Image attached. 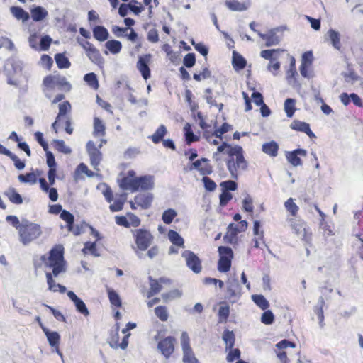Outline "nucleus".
I'll return each mask as SVG.
<instances>
[{"label":"nucleus","mask_w":363,"mask_h":363,"mask_svg":"<svg viewBox=\"0 0 363 363\" xmlns=\"http://www.w3.org/2000/svg\"><path fill=\"white\" fill-rule=\"evenodd\" d=\"M138 191H149L154 187V179L150 175H145L138 177Z\"/></svg>","instance_id":"nucleus-26"},{"label":"nucleus","mask_w":363,"mask_h":363,"mask_svg":"<svg viewBox=\"0 0 363 363\" xmlns=\"http://www.w3.org/2000/svg\"><path fill=\"white\" fill-rule=\"evenodd\" d=\"M59 112L55 121L52 124V128L55 133H57L61 122H65V130L69 135L72 134L71 118L69 114L72 111V105L69 101H63L58 105Z\"/></svg>","instance_id":"nucleus-4"},{"label":"nucleus","mask_w":363,"mask_h":363,"mask_svg":"<svg viewBox=\"0 0 363 363\" xmlns=\"http://www.w3.org/2000/svg\"><path fill=\"white\" fill-rule=\"evenodd\" d=\"M254 303L262 310L265 311L269 307V303L266 298L261 294H255L252 296Z\"/></svg>","instance_id":"nucleus-44"},{"label":"nucleus","mask_w":363,"mask_h":363,"mask_svg":"<svg viewBox=\"0 0 363 363\" xmlns=\"http://www.w3.org/2000/svg\"><path fill=\"white\" fill-rule=\"evenodd\" d=\"M167 133L164 125H160L155 132L150 136V139L155 144H157L163 140V138Z\"/></svg>","instance_id":"nucleus-36"},{"label":"nucleus","mask_w":363,"mask_h":363,"mask_svg":"<svg viewBox=\"0 0 363 363\" xmlns=\"http://www.w3.org/2000/svg\"><path fill=\"white\" fill-rule=\"evenodd\" d=\"M67 296L74 303L78 312L84 316H88L89 315V312L84 302L81 298H79L73 291H69L67 292Z\"/></svg>","instance_id":"nucleus-23"},{"label":"nucleus","mask_w":363,"mask_h":363,"mask_svg":"<svg viewBox=\"0 0 363 363\" xmlns=\"http://www.w3.org/2000/svg\"><path fill=\"white\" fill-rule=\"evenodd\" d=\"M182 292L181 290H179L178 289H174L170 290L168 292L163 293L161 296H162V300L167 303L169 301L180 298L182 296Z\"/></svg>","instance_id":"nucleus-53"},{"label":"nucleus","mask_w":363,"mask_h":363,"mask_svg":"<svg viewBox=\"0 0 363 363\" xmlns=\"http://www.w3.org/2000/svg\"><path fill=\"white\" fill-rule=\"evenodd\" d=\"M130 334L128 333L123 337L122 341L119 342L118 330H111L109 334L108 342L109 345L113 349L121 348L125 350L128 345V338Z\"/></svg>","instance_id":"nucleus-17"},{"label":"nucleus","mask_w":363,"mask_h":363,"mask_svg":"<svg viewBox=\"0 0 363 363\" xmlns=\"http://www.w3.org/2000/svg\"><path fill=\"white\" fill-rule=\"evenodd\" d=\"M93 34L94 37L101 42L106 40L109 36L107 29L101 26H97L93 29Z\"/></svg>","instance_id":"nucleus-34"},{"label":"nucleus","mask_w":363,"mask_h":363,"mask_svg":"<svg viewBox=\"0 0 363 363\" xmlns=\"http://www.w3.org/2000/svg\"><path fill=\"white\" fill-rule=\"evenodd\" d=\"M228 350H229V352L227 354L226 360L228 362H233L235 359H238V360L240 359V355H241V352L238 348L233 347L231 349H228Z\"/></svg>","instance_id":"nucleus-61"},{"label":"nucleus","mask_w":363,"mask_h":363,"mask_svg":"<svg viewBox=\"0 0 363 363\" xmlns=\"http://www.w3.org/2000/svg\"><path fill=\"white\" fill-rule=\"evenodd\" d=\"M328 34L329 35L333 46L338 50H340L341 43L340 33L335 30L330 29L328 32Z\"/></svg>","instance_id":"nucleus-50"},{"label":"nucleus","mask_w":363,"mask_h":363,"mask_svg":"<svg viewBox=\"0 0 363 363\" xmlns=\"http://www.w3.org/2000/svg\"><path fill=\"white\" fill-rule=\"evenodd\" d=\"M86 150L90 157V163L94 169L99 171V166L102 160L101 151L95 146L93 141H89L86 144Z\"/></svg>","instance_id":"nucleus-16"},{"label":"nucleus","mask_w":363,"mask_h":363,"mask_svg":"<svg viewBox=\"0 0 363 363\" xmlns=\"http://www.w3.org/2000/svg\"><path fill=\"white\" fill-rule=\"evenodd\" d=\"M225 4L230 10L233 11H242L247 9L245 3L238 0H226Z\"/></svg>","instance_id":"nucleus-37"},{"label":"nucleus","mask_w":363,"mask_h":363,"mask_svg":"<svg viewBox=\"0 0 363 363\" xmlns=\"http://www.w3.org/2000/svg\"><path fill=\"white\" fill-rule=\"evenodd\" d=\"M262 150L265 154L271 157H276L278 155L279 145L276 142L271 141L263 144Z\"/></svg>","instance_id":"nucleus-31"},{"label":"nucleus","mask_w":363,"mask_h":363,"mask_svg":"<svg viewBox=\"0 0 363 363\" xmlns=\"http://www.w3.org/2000/svg\"><path fill=\"white\" fill-rule=\"evenodd\" d=\"M232 129V127L230 125H229L228 123H224L222 124V125L219 128H217L214 130V132L211 133V137L212 136H216V138H220V140L223 139V137L222 135L228 132L229 130H230Z\"/></svg>","instance_id":"nucleus-57"},{"label":"nucleus","mask_w":363,"mask_h":363,"mask_svg":"<svg viewBox=\"0 0 363 363\" xmlns=\"http://www.w3.org/2000/svg\"><path fill=\"white\" fill-rule=\"evenodd\" d=\"M18 179L21 183L34 184L37 182V175L34 172H28L26 174H21L18 176Z\"/></svg>","instance_id":"nucleus-55"},{"label":"nucleus","mask_w":363,"mask_h":363,"mask_svg":"<svg viewBox=\"0 0 363 363\" xmlns=\"http://www.w3.org/2000/svg\"><path fill=\"white\" fill-rule=\"evenodd\" d=\"M107 293L111 305L115 306L116 308L121 307L122 303L118 293L111 288H108L107 289Z\"/></svg>","instance_id":"nucleus-47"},{"label":"nucleus","mask_w":363,"mask_h":363,"mask_svg":"<svg viewBox=\"0 0 363 363\" xmlns=\"http://www.w3.org/2000/svg\"><path fill=\"white\" fill-rule=\"evenodd\" d=\"M4 195L6 196L12 203L19 205L23 203L22 196L13 187H9L5 191Z\"/></svg>","instance_id":"nucleus-29"},{"label":"nucleus","mask_w":363,"mask_h":363,"mask_svg":"<svg viewBox=\"0 0 363 363\" xmlns=\"http://www.w3.org/2000/svg\"><path fill=\"white\" fill-rule=\"evenodd\" d=\"M86 54L89 59L94 64L99 66L104 64V58L100 54L99 50L96 48V47L87 52Z\"/></svg>","instance_id":"nucleus-32"},{"label":"nucleus","mask_w":363,"mask_h":363,"mask_svg":"<svg viewBox=\"0 0 363 363\" xmlns=\"http://www.w3.org/2000/svg\"><path fill=\"white\" fill-rule=\"evenodd\" d=\"M247 62L245 59L240 54L233 52V66L235 69L240 70L246 67Z\"/></svg>","instance_id":"nucleus-42"},{"label":"nucleus","mask_w":363,"mask_h":363,"mask_svg":"<svg viewBox=\"0 0 363 363\" xmlns=\"http://www.w3.org/2000/svg\"><path fill=\"white\" fill-rule=\"evenodd\" d=\"M296 344L294 342L284 339L276 344L274 352L280 363H289V359L285 350L288 347L294 348Z\"/></svg>","instance_id":"nucleus-15"},{"label":"nucleus","mask_w":363,"mask_h":363,"mask_svg":"<svg viewBox=\"0 0 363 363\" xmlns=\"http://www.w3.org/2000/svg\"><path fill=\"white\" fill-rule=\"evenodd\" d=\"M105 46L109 52L113 55L119 53L122 49L121 43L116 40H108L106 43Z\"/></svg>","instance_id":"nucleus-48"},{"label":"nucleus","mask_w":363,"mask_h":363,"mask_svg":"<svg viewBox=\"0 0 363 363\" xmlns=\"http://www.w3.org/2000/svg\"><path fill=\"white\" fill-rule=\"evenodd\" d=\"M177 213L175 210L169 208L164 211L162 213V219L166 224H170L172 223Z\"/></svg>","instance_id":"nucleus-58"},{"label":"nucleus","mask_w":363,"mask_h":363,"mask_svg":"<svg viewBox=\"0 0 363 363\" xmlns=\"http://www.w3.org/2000/svg\"><path fill=\"white\" fill-rule=\"evenodd\" d=\"M84 254H91L94 256H98L96 245L95 242H86L84 244V247L82 249Z\"/></svg>","instance_id":"nucleus-62"},{"label":"nucleus","mask_w":363,"mask_h":363,"mask_svg":"<svg viewBox=\"0 0 363 363\" xmlns=\"http://www.w3.org/2000/svg\"><path fill=\"white\" fill-rule=\"evenodd\" d=\"M274 320V315L273 313L269 310H265L261 317V321L265 325H270Z\"/></svg>","instance_id":"nucleus-63"},{"label":"nucleus","mask_w":363,"mask_h":363,"mask_svg":"<svg viewBox=\"0 0 363 363\" xmlns=\"http://www.w3.org/2000/svg\"><path fill=\"white\" fill-rule=\"evenodd\" d=\"M137 250H147L154 241V236L151 232L145 228H137L131 230Z\"/></svg>","instance_id":"nucleus-5"},{"label":"nucleus","mask_w":363,"mask_h":363,"mask_svg":"<svg viewBox=\"0 0 363 363\" xmlns=\"http://www.w3.org/2000/svg\"><path fill=\"white\" fill-rule=\"evenodd\" d=\"M154 312L157 318L162 322L167 321L169 314L165 306H158L155 308Z\"/></svg>","instance_id":"nucleus-43"},{"label":"nucleus","mask_w":363,"mask_h":363,"mask_svg":"<svg viewBox=\"0 0 363 363\" xmlns=\"http://www.w3.org/2000/svg\"><path fill=\"white\" fill-rule=\"evenodd\" d=\"M181 346L183 352L182 361L184 363H199L198 359L190 345V338L186 331L182 333L181 335Z\"/></svg>","instance_id":"nucleus-8"},{"label":"nucleus","mask_w":363,"mask_h":363,"mask_svg":"<svg viewBox=\"0 0 363 363\" xmlns=\"http://www.w3.org/2000/svg\"><path fill=\"white\" fill-rule=\"evenodd\" d=\"M93 134L96 137H103L106 134V128L103 121L95 117L94 118V132Z\"/></svg>","instance_id":"nucleus-33"},{"label":"nucleus","mask_w":363,"mask_h":363,"mask_svg":"<svg viewBox=\"0 0 363 363\" xmlns=\"http://www.w3.org/2000/svg\"><path fill=\"white\" fill-rule=\"evenodd\" d=\"M284 206L292 216L296 217L298 215L299 207L294 203L292 198H289L285 201Z\"/></svg>","instance_id":"nucleus-54"},{"label":"nucleus","mask_w":363,"mask_h":363,"mask_svg":"<svg viewBox=\"0 0 363 363\" xmlns=\"http://www.w3.org/2000/svg\"><path fill=\"white\" fill-rule=\"evenodd\" d=\"M260 228V223L258 220H255L254 222L253 225V233L255 236L253 239L254 247L258 248L259 247V240H262L264 238V232L262 230H259Z\"/></svg>","instance_id":"nucleus-35"},{"label":"nucleus","mask_w":363,"mask_h":363,"mask_svg":"<svg viewBox=\"0 0 363 363\" xmlns=\"http://www.w3.org/2000/svg\"><path fill=\"white\" fill-rule=\"evenodd\" d=\"M43 85L44 86V91L54 89L55 87L65 91H69L72 89V86L67 82L66 77L60 74L47 75L43 79Z\"/></svg>","instance_id":"nucleus-6"},{"label":"nucleus","mask_w":363,"mask_h":363,"mask_svg":"<svg viewBox=\"0 0 363 363\" xmlns=\"http://www.w3.org/2000/svg\"><path fill=\"white\" fill-rule=\"evenodd\" d=\"M168 238L174 245L181 247H184V240L177 231L174 230H169L168 232Z\"/></svg>","instance_id":"nucleus-46"},{"label":"nucleus","mask_w":363,"mask_h":363,"mask_svg":"<svg viewBox=\"0 0 363 363\" xmlns=\"http://www.w3.org/2000/svg\"><path fill=\"white\" fill-rule=\"evenodd\" d=\"M56 64L60 69H67L71 65L68 58L63 53H57L55 56Z\"/></svg>","instance_id":"nucleus-49"},{"label":"nucleus","mask_w":363,"mask_h":363,"mask_svg":"<svg viewBox=\"0 0 363 363\" xmlns=\"http://www.w3.org/2000/svg\"><path fill=\"white\" fill-rule=\"evenodd\" d=\"M259 36L265 40V45L267 47L276 45L279 43V37L274 33L269 34H262L259 33Z\"/></svg>","instance_id":"nucleus-52"},{"label":"nucleus","mask_w":363,"mask_h":363,"mask_svg":"<svg viewBox=\"0 0 363 363\" xmlns=\"http://www.w3.org/2000/svg\"><path fill=\"white\" fill-rule=\"evenodd\" d=\"M43 333L47 337L48 342L52 347L56 349L58 354H61L59 350L60 335L56 331L51 332L48 328H45Z\"/></svg>","instance_id":"nucleus-27"},{"label":"nucleus","mask_w":363,"mask_h":363,"mask_svg":"<svg viewBox=\"0 0 363 363\" xmlns=\"http://www.w3.org/2000/svg\"><path fill=\"white\" fill-rule=\"evenodd\" d=\"M84 79L87 84L94 89H97L99 88V82L96 75L94 72L85 74Z\"/></svg>","instance_id":"nucleus-56"},{"label":"nucleus","mask_w":363,"mask_h":363,"mask_svg":"<svg viewBox=\"0 0 363 363\" xmlns=\"http://www.w3.org/2000/svg\"><path fill=\"white\" fill-rule=\"evenodd\" d=\"M53 146L56 150L60 152L68 154L71 152V150L65 145L64 140H53Z\"/></svg>","instance_id":"nucleus-60"},{"label":"nucleus","mask_w":363,"mask_h":363,"mask_svg":"<svg viewBox=\"0 0 363 363\" xmlns=\"http://www.w3.org/2000/svg\"><path fill=\"white\" fill-rule=\"evenodd\" d=\"M307 152L303 149H296L286 154L288 162L294 167L302 165V160L299 156H306Z\"/></svg>","instance_id":"nucleus-22"},{"label":"nucleus","mask_w":363,"mask_h":363,"mask_svg":"<svg viewBox=\"0 0 363 363\" xmlns=\"http://www.w3.org/2000/svg\"><path fill=\"white\" fill-rule=\"evenodd\" d=\"M182 257L184 259L188 268L196 274H199L202 270V263L201 259L194 252L186 250L182 252Z\"/></svg>","instance_id":"nucleus-11"},{"label":"nucleus","mask_w":363,"mask_h":363,"mask_svg":"<svg viewBox=\"0 0 363 363\" xmlns=\"http://www.w3.org/2000/svg\"><path fill=\"white\" fill-rule=\"evenodd\" d=\"M223 339L226 344L225 350H228V349H231L234 347L235 338L233 331L225 330L223 335Z\"/></svg>","instance_id":"nucleus-51"},{"label":"nucleus","mask_w":363,"mask_h":363,"mask_svg":"<svg viewBox=\"0 0 363 363\" xmlns=\"http://www.w3.org/2000/svg\"><path fill=\"white\" fill-rule=\"evenodd\" d=\"M6 69L8 71V84L18 86L19 83L15 79V75L22 73V65L14 60H9L6 65Z\"/></svg>","instance_id":"nucleus-14"},{"label":"nucleus","mask_w":363,"mask_h":363,"mask_svg":"<svg viewBox=\"0 0 363 363\" xmlns=\"http://www.w3.org/2000/svg\"><path fill=\"white\" fill-rule=\"evenodd\" d=\"M111 30L118 38L125 37L132 43H135L138 40V33L133 28H121L118 26H113Z\"/></svg>","instance_id":"nucleus-19"},{"label":"nucleus","mask_w":363,"mask_h":363,"mask_svg":"<svg viewBox=\"0 0 363 363\" xmlns=\"http://www.w3.org/2000/svg\"><path fill=\"white\" fill-rule=\"evenodd\" d=\"M197 116L199 119V126L203 130V136L209 140L211 138V132L208 130V128H210V125H208L203 118V116L201 113H197Z\"/></svg>","instance_id":"nucleus-59"},{"label":"nucleus","mask_w":363,"mask_h":363,"mask_svg":"<svg viewBox=\"0 0 363 363\" xmlns=\"http://www.w3.org/2000/svg\"><path fill=\"white\" fill-rule=\"evenodd\" d=\"M31 17L34 21H40L48 16V11L41 6H36L31 9Z\"/></svg>","instance_id":"nucleus-38"},{"label":"nucleus","mask_w":363,"mask_h":363,"mask_svg":"<svg viewBox=\"0 0 363 363\" xmlns=\"http://www.w3.org/2000/svg\"><path fill=\"white\" fill-rule=\"evenodd\" d=\"M60 218L67 223V228L69 232L72 233L74 235H79L82 233V228L79 226H74V217L68 211L63 210L60 214Z\"/></svg>","instance_id":"nucleus-20"},{"label":"nucleus","mask_w":363,"mask_h":363,"mask_svg":"<svg viewBox=\"0 0 363 363\" xmlns=\"http://www.w3.org/2000/svg\"><path fill=\"white\" fill-rule=\"evenodd\" d=\"M211 77V72L207 67L203 68L202 71L200 73H194L193 74V78L197 81L200 82L202 79H206Z\"/></svg>","instance_id":"nucleus-64"},{"label":"nucleus","mask_w":363,"mask_h":363,"mask_svg":"<svg viewBox=\"0 0 363 363\" xmlns=\"http://www.w3.org/2000/svg\"><path fill=\"white\" fill-rule=\"evenodd\" d=\"M247 228V223L246 220H240L237 225L231 223L228 225V230L230 231L232 236L235 237L240 232H244Z\"/></svg>","instance_id":"nucleus-41"},{"label":"nucleus","mask_w":363,"mask_h":363,"mask_svg":"<svg viewBox=\"0 0 363 363\" xmlns=\"http://www.w3.org/2000/svg\"><path fill=\"white\" fill-rule=\"evenodd\" d=\"M219 259L217 269L220 272H228L231 267L233 252L229 247L220 246L218 249Z\"/></svg>","instance_id":"nucleus-7"},{"label":"nucleus","mask_w":363,"mask_h":363,"mask_svg":"<svg viewBox=\"0 0 363 363\" xmlns=\"http://www.w3.org/2000/svg\"><path fill=\"white\" fill-rule=\"evenodd\" d=\"M20 242L27 245L38 239L42 233L41 226L28 220L21 222V227L18 232Z\"/></svg>","instance_id":"nucleus-3"},{"label":"nucleus","mask_w":363,"mask_h":363,"mask_svg":"<svg viewBox=\"0 0 363 363\" xmlns=\"http://www.w3.org/2000/svg\"><path fill=\"white\" fill-rule=\"evenodd\" d=\"M194 169L198 170L200 174L204 177L213 172V166L211 164L210 160L205 157L194 161L189 167L190 170Z\"/></svg>","instance_id":"nucleus-18"},{"label":"nucleus","mask_w":363,"mask_h":363,"mask_svg":"<svg viewBox=\"0 0 363 363\" xmlns=\"http://www.w3.org/2000/svg\"><path fill=\"white\" fill-rule=\"evenodd\" d=\"M296 111V100L291 98L286 99L284 101V111L287 117L292 118Z\"/></svg>","instance_id":"nucleus-45"},{"label":"nucleus","mask_w":363,"mask_h":363,"mask_svg":"<svg viewBox=\"0 0 363 363\" xmlns=\"http://www.w3.org/2000/svg\"><path fill=\"white\" fill-rule=\"evenodd\" d=\"M11 11L14 17L18 20H22L25 22L30 18L29 13L19 6H12L11 8Z\"/></svg>","instance_id":"nucleus-40"},{"label":"nucleus","mask_w":363,"mask_h":363,"mask_svg":"<svg viewBox=\"0 0 363 363\" xmlns=\"http://www.w3.org/2000/svg\"><path fill=\"white\" fill-rule=\"evenodd\" d=\"M127 199V194L123 193L117 196L113 203L109 206L110 211L112 212H118L123 208V206Z\"/></svg>","instance_id":"nucleus-30"},{"label":"nucleus","mask_w":363,"mask_h":363,"mask_svg":"<svg viewBox=\"0 0 363 363\" xmlns=\"http://www.w3.org/2000/svg\"><path fill=\"white\" fill-rule=\"evenodd\" d=\"M138 177L134 170H129L127 174L118 180V185L122 190L138 191Z\"/></svg>","instance_id":"nucleus-12"},{"label":"nucleus","mask_w":363,"mask_h":363,"mask_svg":"<svg viewBox=\"0 0 363 363\" xmlns=\"http://www.w3.org/2000/svg\"><path fill=\"white\" fill-rule=\"evenodd\" d=\"M290 227L296 235H302V238L307 242H310L312 239V233L306 227V222L302 219L290 218L288 220Z\"/></svg>","instance_id":"nucleus-10"},{"label":"nucleus","mask_w":363,"mask_h":363,"mask_svg":"<svg viewBox=\"0 0 363 363\" xmlns=\"http://www.w3.org/2000/svg\"><path fill=\"white\" fill-rule=\"evenodd\" d=\"M150 288L147 292L148 298L159 294L164 287H169L172 284V281L167 277H160L155 279L152 277H148Z\"/></svg>","instance_id":"nucleus-9"},{"label":"nucleus","mask_w":363,"mask_h":363,"mask_svg":"<svg viewBox=\"0 0 363 363\" xmlns=\"http://www.w3.org/2000/svg\"><path fill=\"white\" fill-rule=\"evenodd\" d=\"M226 150L228 159L226 162L228 169L233 178H237L239 171L245 170L247 167V162L244 157V151L241 146H232L223 142L217 147L218 152Z\"/></svg>","instance_id":"nucleus-2"},{"label":"nucleus","mask_w":363,"mask_h":363,"mask_svg":"<svg viewBox=\"0 0 363 363\" xmlns=\"http://www.w3.org/2000/svg\"><path fill=\"white\" fill-rule=\"evenodd\" d=\"M40 186L42 191L48 193L50 199L52 201H56L58 199V193L55 188L50 187L45 178L39 179Z\"/></svg>","instance_id":"nucleus-28"},{"label":"nucleus","mask_w":363,"mask_h":363,"mask_svg":"<svg viewBox=\"0 0 363 363\" xmlns=\"http://www.w3.org/2000/svg\"><path fill=\"white\" fill-rule=\"evenodd\" d=\"M40 259L45 267L52 269L51 272H45L48 289L52 292L65 293L66 287L56 283L54 280V277H57L61 273H64L67 270V262L64 258V247L62 245H55L50 250L48 256L42 255Z\"/></svg>","instance_id":"nucleus-1"},{"label":"nucleus","mask_w":363,"mask_h":363,"mask_svg":"<svg viewBox=\"0 0 363 363\" xmlns=\"http://www.w3.org/2000/svg\"><path fill=\"white\" fill-rule=\"evenodd\" d=\"M185 140L187 145L199 140V137L194 135L189 123H186L184 127Z\"/></svg>","instance_id":"nucleus-39"},{"label":"nucleus","mask_w":363,"mask_h":363,"mask_svg":"<svg viewBox=\"0 0 363 363\" xmlns=\"http://www.w3.org/2000/svg\"><path fill=\"white\" fill-rule=\"evenodd\" d=\"M153 196L150 193L139 194L135 196V201L137 206L143 209L149 208L152 203Z\"/></svg>","instance_id":"nucleus-25"},{"label":"nucleus","mask_w":363,"mask_h":363,"mask_svg":"<svg viewBox=\"0 0 363 363\" xmlns=\"http://www.w3.org/2000/svg\"><path fill=\"white\" fill-rule=\"evenodd\" d=\"M290 128L292 130L306 133L311 138L315 137V134L311 130L310 125L306 122L294 120L291 123Z\"/></svg>","instance_id":"nucleus-24"},{"label":"nucleus","mask_w":363,"mask_h":363,"mask_svg":"<svg viewBox=\"0 0 363 363\" xmlns=\"http://www.w3.org/2000/svg\"><path fill=\"white\" fill-rule=\"evenodd\" d=\"M177 340L172 336L165 337L157 342V348L161 354L169 359L174 353Z\"/></svg>","instance_id":"nucleus-13"},{"label":"nucleus","mask_w":363,"mask_h":363,"mask_svg":"<svg viewBox=\"0 0 363 363\" xmlns=\"http://www.w3.org/2000/svg\"><path fill=\"white\" fill-rule=\"evenodd\" d=\"M151 57V54H145L143 56H140L138 61L137 62V68L145 80L150 77V69L148 66V63L150 62Z\"/></svg>","instance_id":"nucleus-21"}]
</instances>
